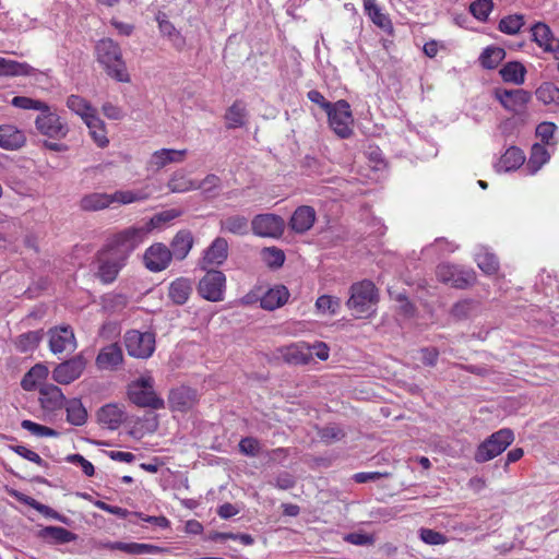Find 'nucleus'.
<instances>
[{
    "label": "nucleus",
    "mask_w": 559,
    "mask_h": 559,
    "mask_svg": "<svg viewBox=\"0 0 559 559\" xmlns=\"http://www.w3.org/2000/svg\"><path fill=\"white\" fill-rule=\"evenodd\" d=\"M97 61L104 67L106 73L118 82H130V74L122 59L119 45L111 38L100 39L95 47Z\"/></svg>",
    "instance_id": "1"
},
{
    "label": "nucleus",
    "mask_w": 559,
    "mask_h": 559,
    "mask_svg": "<svg viewBox=\"0 0 559 559\" xmlns=\"http://www.w3.org/2000/svg\"><path fill=\"white\" fill-rule=\"evenodd\" d=\"M350 296L346 302L356 318H368L374 312L378 302L376 286L370 281L355 283L349 289Z\"/></svg>",
    "instance_id": "2"
},
{
    "label": "nucleus",
    "mask_w": 559,
    "mask_h": 559,
    "mask_svg": "<svg viewBox=\"0 0 559 559\" xmlns=\"http://www.w3.org/2000/svg\"><path fill=\"white\" fill-rule=\"evenodd\" d=\"M148 236V227L131 226L116 234L108 243V249L114 254L127 261L133 252Z\"/></svg>",
    "instance_id": "3"
},
{
    "label": "nucleus",
    "mask_w": 559,
    "mask_h": 559,
    "mask_svg": "<svg viewBox=\"0 0 559 559\" xmlns=\"http://www.w3.org/2000/svg\"><path fill=\"white\" fill-rule=\"evenodd\" d=\"M513 431L508 428H502L490 435L477 447L474 460L477 463L488 462L501 454L513 442Z\"/></svg>",
    "instance_id": "4"
},
{
    "label": "nucleus",
    "mask_w": 559,
    "mask_h": 559,
    "mask_svg": "<svg viewBox=\"0 0 559 559\" xmlns=\"http://www.w3.org/2000/svg\"><path fill=\"white\" fill-rule=\"evenodd\" d=\"M130 401L139 407L160 409L164 407V400L157 396L154 391V379L151 376L141 377L132 382L128 389Z\"/></svg>",
    "instance_id": "5"
},
{
    "label": "nucleus",
    "mask_w": 559,
    "mask_h": 559,
    "mask_svg": "<svg viewBox=\"0 0 559 559\" xmlns=\"http://www.w3.org/2000/svg\"><path fill=\"white\" fill-rule=\"evenodd\" d=\"M37 131L50 139L61 140L69 133V126L55 109L47 104L35 119Z\"/></svg>",
    "instance_id": "6"
},
{
    "label": "nucleus",
    "mask_w": 559,
    "mask_h": 559,
    "mask_svg": "<svg viewBox=\"0 0 559 559\" xmlns=\"http://www.w3.org/2000/svg\"><path fill=\"white\" fill-rule=\"evenodd\" d=\"M331 129L341 138L347 139L353 133V115L347 100L340 99L326 111Z\"/></svg>",
    "instance_id": "7"
},
{
    "label": "nucleus",
    "mask_w": 559,
    "mask_h": 559,
    "mask_svg": "<svg viewBox=\"0 0 559 559\" xmlns=\"http://www.w3.org/2000/svg\"><path fill=\"white\" fill-rule=\"evenodd\" d=\"M124 345L130 356L146 359L155 350V335L152 332L130 330L124 334Z\"/></svg>",
    "instance_id": "8"
},
{
    "label": "nucleus",
    "mask_w": 559,
    "mask_h": 559,
    "mask_svg": "<svg viewBox=\"0 0 559 559\" xmlns=\"http://www.w3.org/2000/svg\"><path fill=\"white\" fill-rule=\"evenodd\" d=\"M226 277L223 272L210 270L200 281L198 292L200 296L210 301H221L224 299Z\"/></svg>",
    "instance_id": "9"
},
{
    "label": "nucleus",
    "mask_w": 559,
    "mask_h": 559,
    "mask_svg": "<svg viewBox=\"0 0 559 559\" xmlns=\"http://www.w3.org/2000/svg\"><path fill=\"white\" fill-rule=\"evenodd\" d=\"M49 348L55 355L70 354L76 349V340L70 325L51 328L48 331Z\"/></svg>",
    "instance_id": "10"
},
{
    "label": "nucleus",
    "mask_w": 559,
    "mask_h": 559,
    "mask_svg": "<svg viewBox=\"0 0 559 559\" xmlns=\"http://www.w3.org/2000/svg\"><path fill=\"white\" fill-rule=\"evenodd\" d=\"M285 227L284 219L275 214H258L251 221V228L254 235L259 237L277 238Z\"/></svg>",
    "instance_id": "11"
},
{
    "label": "nucleus",
    "mask_w": 559,
    "mask_h": 559,
    "mask_svg": "<svg viewBox=\"0 0 559 559\" xmlns=\"http://www.w3.org/2000/svg\"><path fill=\"white\" fill-rule=\"evenodd\" d=\"M436 275L440 282L455 288H466L475 281L474 272L451 264L438 265Z\"/></svg>",
    "instance_id": "12"
},
{
    "label": "nucleus",
    "mask_w": 559,
    "mask_h": 559,
    "mask_svg": "<svg viewBox=\"0 0 559 559\" xmlns=\"http://www.w3.org/2000/svg\"><path fill=\"white\" fill-rule=\"evenodd\" d=\"M86 366V360L82 355H76L59 364L52 371V378L61 384H69L80 378Z\"/></svg>",
    "instance_id": "13"
},
{
    "label": "nucleus",
    "mask_w": 559,
    "mask_h": 559,
    "mask_svg": "<svg viewBox=\"0 0 559 559\" xmlns=\"http://www.w3.org/2000/svg\"><path fill=\"white\" fill-rule=\"evenodd\" d=\"M143 259L145 266L150 271L160 272L169 265L173 258L169 248L158 242L146 249Z\"/></svg>",
    "instance_id": "14"
},
{
    "label": "nucleus",
    "mask_w": 559,
    "mask_h": 559,
    "mask_svg": "<svg viewBox=\"0 0 559 559\" xmlns=\"http://www.w3.org/2000/svg\"><path fill=\"white\" fill-rule=\"evenodd\" d=\"M124 264V260L107 250L99 257L97 276L104 284H110L117 278Z\"/></svg>",
    "instance_id": "15"
},
{
    "label": "nucleus",
    "mask_w": 559,
    "mask_h": 559,
    "mask_svg": "<svg viewBox=\"0 0 559 559\" xmlns=\"http://www.w3.org/2000/svg\"><path fill=\"white\" fill-rule=\"evenodd\" d=\"M496 95L500 104L514 114L523 112L532 97L527 91L522 88L497 91Z\"/></svg>",
    "instance_id": "16"
},
{
    "label": "nucleus",
    "mask_w": 559,
    "mask_h": 559,
    "mask_svg": "<svg viewBox=\"0 0 559 559\" xmlns=\"http://www.w3.org/2000/svg\"><path fill=\"white\" fill-rule=\"evenodd\" d=\"M186 155L187 150L160 148L151 155L147 169L158 171L168 164L183 162Z\"/></svg>",
    "instance_id": "17"
},
{
    "label": "nucleus",
    "mask_w": 559,
    "mask_h": 559,
    "mask_svg": "<svg viewBox=\"0 0 559 559\" xmlns=\"http://www.w3.org/2000/svg\"><path fill=\"white\" fill-rule=\"evenodd\" d=\"M197 401V391L185 385L173 389L169 394V405L171 409L178 412L189 411L194 406Z\"/></svg>",
    "instance_id": "18"
},
{
    "label": "nucleus",
    "mask_w": 559,
    "mask_h": 559,
    "mask_svg": "<svg viewBox=\"0 0 559 559\" xmlns=\"http://www.w3.org/2000/svg\"><path fill=\"white\" fill-rule=\"evenodd\" d=\"M227 257L228 242L225 238L217 237L204 251L201 267L205 270L207 266L211 265H221L226 261Z\"/></svg>",
    "instance_id": "19"
},
{
    "label": "nucleus",
    "mask_w": 559,
    "mask_h": 559,
    "mask_svg": "<svg viewBox=\"0 0 559 559\" xmlns=\"http://www.w3.org/2000/svg\"><path fill=\"white\" fill-rule=\"evenodd\" d=\"M39 403L45 411L55 412L63 408L66 402L61 389L53 384L43 385L39 390Z\"/></svg>",
    "instance_id": "20"
},
{
    "label": "nucleus",
    "mask_w": 559,
    "mask_h": 559,
    "mask_svg": "<svg viewBox=\"0 0 559 559\" xmlns=\"http://www.w3.org/2000/svg\"><path fill=\"white\" fill-rule=\"evenodd\" d=\"M531 32L533 40L545 51L559 53V39L554 37L547 24L537 22L531 27Z\"/></svg>",
    "instance_id": "21"
},
{
    "label": "nucleus",
    "mask_w": 559,
    "mask_h": 559,
    "mask_svg": "<svg viewBox=\"0 0 559 559\" xmlns=\"http://www.w3.org/2000/svg\"><path fill=\"white\" fill-rule=\"evenodd\" d=\"M317 218L316 210L309 205L298 206L289 219L290 228L297 234L308 231Z\"/></svg>",
    "instance_id": "22"
},
{
    "label": "nucleus",
    "mask_w": 559,
    "mask_h": 559,
    "mask_svg": "<svg viewBox=\"0 0 559 559\" xmlns=\"http://www.w3.org/2000/svg\"><path fill=\"white\" fill-rule=\"evenodd\" d=\"M123 361V354L118 344H110L100 349L96 357V365L103 370H114Z\"/></svg>",
    "instance_id": "23"
},
{
    "label": "nucleus",
    "mask_w": 559,
    "mask_h": 559,
    "mask_svg": "<svg viewBox=\"0 0 559 559\" xmlns=\"http://www.w3.org/2000/svg\"><path fill=\"white\" fill-rule=\"evenodd\" d=\"M11 496L14 497L21 503H24V504L29 506L31 508L35 509L45 518L52 519V520L59 521L64 524L69 523V519L67 516L60 514L59 512H57L49 506L40 503L33 497H29L23 492L17 491V490H13Z\"/></svg>",
    "instance_id": "24"
},
{
    "label": "nucleus",
    "mask_w": 559,
    "mask_h": 559,
    "mask_svg": "<svg viewBox=\"0 0 559 559\" xmlns=\"http://www.w3.org/2000/svg\"><path fill=\"white\" fill-rule=\"evenodd\" d=\"M192 282L186 277H178L173 281L168 288L169 299L178 306L185 305L192 293Z\"/></svg>",
    "instance_id": "25"
},
{
    "label": "nucleus",
    "mask_w": 559,
    "mask_h": 559,
    "mask_svg": "<svg viewBox=\"0 0 559 559\" xmlns=\"http://www.w3.org/2000/svg\"><path fill=\"white\" fill-rule=\"evenodd\" d=\"M24 133L13 124L0 126V147L17 150L25 143Z\"/></svg>",
    "instance_id": "26"
},
{
    "label": "nucleus",
    "mask_w": 559,
    "mask_h": 559,
    "mask_svg": "<svg viewBox=\"0 0 559 559\" xmlns=\"http://www.w3.org/2000/svg\"><path fill=\"white\" fill-rule=\"evenodd\" d=\"M38 536L53 545H63L76 540V534L61 526H46Z\"/></svg>",
    "instance_id": "27"
},
{
    "label": "nucleus",
    "mask_w": 559,
    "mask_h": 559,
    "mask_svg": "<svg viewBox=\"0 0 559 559\" xmlns=\"http://www.w3.org/2000/svg\"><path fill=\"white\" fill-rule=\"evenodd\" d=\"M524 160V153L519 147L511 146L504 152L499 162L496 164L495 168L498 173L512 171L521 167Z\"/></svg>",
    "instance_id": "28"
},
{
    "label": "nucleus",
    "mask_w": 559,
    "mask_h": 559,
    "mask_svg": "<svg viewBox=\"0 0 559 559\" xmlns=\"http://www.w3.org/2000/svg\"><path fill=\"white\" fill-rule=\"evenodd\" d=\"M193 246V237L189 230L178 231L170 242L171 258L183 260Z\"/></svg>",
    "instance_id": "29"
},
{
    "label": "nucleus",
    "mask_w": 559,
    "mask_h": 559,
    "mask_svg": "<svg viewBox=\"0 0 559 559\" xmlns=\"http://www.w3.org/2000/svg\"><path fill=\"white\" fill-rule=\"evenodd\" d=\"M288 289L278 285L270 288L261 298V307L266 310H275L282 307L288 300Z\"/></svg>",
    "instance_id": "30"
},
{
    "label": "nucleus",
    "mask_w": 559,
    "mask_h": 559,
    "mask_svg": "<svg viewBox=\"0 0 559 559\" xmlns=\"http://www.w3.org/2000/svg\"><path fill=\"white\" fill-rule=\"evenodd\" d=\"M219 228L223 233L243 236L249 233V221L240 214L228 215L221 219Z\"/></svg>",
    "instance_id": "31"
},
{
    "label": "nucleus",
    "mask_w": 559,
    "mask_h": 559,
    "mask_svg": "<svg viewBox=\"0 0 559 559\" xmlns=\"http://www.w3.org/2000/svg\"><path fill=\"white\" fill-rule=\"evenodd\" d=\"M111 205V197L104 192H92L80 200V207L83 211L95 212L107 209Z\"/></svg>",
    "instance_id": "32"
},
{
    "label": "nucleus",
    "mask_w": 559,
    "mask_h": 559,
    "mask_svg": "<svg viewBox=\"0 0 559 559\" xmlns=\"http://www.w3.org/2000/svg\"><path fill=\"white\" fill-rule=\"evenodd\" d=\"M312 356L310 347L305 344H293L283 349L285 361L293 365H306Z\"/></svg>",
    "instance_id": "33"
},
{
    "label": "nucleus",
    "mask_w": 559,
    "mask_h": 559,
    "mask_svg": "<svg viewBox=\"0 0 559 559\" xmlns=\"http://www.w3.org/2000/svg\"><path fill=\"white\" fill-rule=\"evenodd\" d=\"M67 412V421L73 426H83L87 420V412L81 400L70 399L64 406Z\"/></svg>",
    "instance_id": "34"
},
{
    "label": "nucleus",
    "mask_w": 559,
    "mask_h": 559,
    "mask_svg": "<svg viewBox=\"0 0 559 559\" xmlns=\"http://www.w3.org/2000/svg\"><path fill=\"white\" fill-rule=\"evenodd\" d=\"M110 197L111 204L117 202L126 205L146 201L151 197V191L148 188H142L138 190H119L110 194Z\"/></svg>",
    "instance_id": "35"
},
{
    "label": "nucleus",
    "mask_w": 559,
    "mask_h": 559,
    "mask_svg": "<svg viewBox=\"0 0 559 559\" xmlns=\"http://www.w3.org/2000/svg\"><path fill=\"white\" fill-rule=\"evenodd\" d=\"M36 70L26 62H19L0 57V75H33Z\"/></svg>",
    "instance_id": "36"
},
{
    "label": "nucleus",
    "mask_w": 559,
    "mask_h": 559,
    "mask_svg": "<svg viewBox=\"0 0 559 559\" xmlns=\"http://www.w3.org/2000/svg\"><path fill=\"white\" fill-rule=\"evenodd\" d=\"M67 107L80 116L84 122L97 114V110L86 99L79 95H70L67 98Z\"/></svg>",
    "instance_id": "37"
},
{
    "label": "nucleus",
    "mask_w": 559,
    "mask_h": 559,
    "mask_svg": "<svg viewBox=\"0 0 559 559\" xmlns=\"http://www.w3.org/2000/svg\"><path fill=\"white\" fill-rule=\"evenodd\" d=\"M167 187L173 193H185L195 190V180L182 170H176L170 176Z\"/></svg>",
    "instance_id": "38"
},
{
    "label": "nucleus",
    "mask_w": 559,
    "mask_h": 559,
    "mask_svg": "<svg viewBox=\"0 0 559 559\" xmlns=\"http://www.w3.org/2000/svg\"><path fill=\"white\" fill-rule=\"evenodd\" d=\"M550 158V154L544 144L535 143L531 148V154L526 168L530 174H536Z\"/></svg>",
    "instance_id": "39"
},
{
    "label": "nucleus",
    "mask_w": 559,
    "mask_h": 559,
    "mask_svg": "<svg viewBox=\"0 0 559 559\" xmlns=\"http://www.w3.org/2000/svg\"><path fill=\"white\" fill-rule=\"evenodd\" d=\"M88 128L90 135L99 147H105L109 143L104 121L95 114L84 122Z\"/></svg>",
    "instance_id": "40"
},
{
    "label": "nucleus",
    "mask_w": 559,
    "mask_h": 559,
    "mask_svg": "<svg viewBox=\"0 0 559 559\" xmlns=\"http://www.w3.org/2000/svg\"><path fill=\"white\" fill-rule=\"evenodd\" d=\"M525 74V67L518 61L508 62L500 70V75L504 82H511L518 85L524 83Z\"/></svg>",
    "instance_id": "41"
},
{
    "label": "nucleus",
    "mask_w": 559,
    "mask_h": 559,
    "mask_svg": "<svg viewBox=\"0 0 559 559\" xmlns=\"http://www.w3.org/2000/svg\"><path fill=\"white\" fill-rule=\"evenodd\" d=\"M43 340V331H28L19 335L14 342L15 347L21 353L33 352Z\"/></svg>",
    "instance_id": "42"
},
{
    "label": "nucleus",
    "mask_w": 559,
    "mask_h": 559,
    "mask_svg": "<svg viewBox=\"0 0 559 559\" xmlns=\"http://www.w3.org/2000/svg\"><path fill=\"white\" fill-rule=\"evenodd\" d=\"M246 107L239 102H235L226 111L225 120L228 129L240 128L246 122Z\"/></svg>",
    "instance_id": "43"
},
{
    "label": "nucleus",
    "mask_w": 559,
    "mask_h": 559,
    "mask_svg": "<svg viewBox=\"0 0 559 559\" xmlns=\"http://www.w3.org/2000/svg\"><path fill=\"white\" fill-rule=\"evenodd\" d=\"M116 550H120L128 555H153L159 551V547L150 545V544H141V543H124V542H115Z\"/></svg>",
    "instance_id": "44"
},
{
    "label": "nucleus",
    "mask_w": 559,
    "mask_h": 559,
    "mask_svg": "<svg viewBox=\"0 0 559 559\" xmlns=\"http://www.w3.org/2000/svg\"><path fill=\"white\" fill-rule=\"evenodd\" d=\"M475 260L478 267L486 274H493L498 271L499 262L497 257L481 247L475 253Z\"/></svg>",
    "instance_id": "45"
},
{
    "label": "nucleus",
    "mask_w": 559,
    "mask_h": 559,
    "mask_svg": "<svg viewBox=\"0 0 559 559\" xmlns=\"http://www.w3.org/2000/svg\"><path fill=\"white\" fill-rule=\"evenodd\" d=\"M98 420L110 429H116L122 421V413L116 405H105L98 412Z\"/></svg>",
    "instance_id": "46"
},
{
    "label": "nucleus",
    "mask_w": 559,
    "mask_h": 559,
    "mask_svg": "<svg viewBox=\"0 0 559 559\" xmlns=\"http://www.w3.org/2000/svg\"><path fill=\"white\" fill-rule=\"evenodd\" d=\"M506 51L503 48L489 46L484 49L479 57L480 64L486 69H495L504 59Z\"/></svg>",
    "instance_id": "47"
},
{
    "label": "nucleus",
    "mask_w": 559,
    "mask_h": 559,
    "mask_svg": "<svg viewBox=\"0 0 559 559\" xmlns=\"http://www.w3.org/2000/svg\"><path fill=\"white\" fill-rule=\"evenodd\" d=\"M46 376L47 368L43 365H36L23 377L21 385L25 391H32Z\"/></svg>",
    "instance_id": "48"
},
{
    "label": "nucleus",
    "mask_w": 559,
    "mask_h": 559,
    "mask_svg": "<svg viewBox=\"0 0 559 559\" xmlns=\"http://www.w3.org/2000/svg\"><path fill=\"white\" fill-rule=\"evenodd\" d=\"M524 23V15L511 14L500 20L498 28L504 34L515 35L523 27Z\"/></svg>",
    "instance_id": "49"
},
{
    "label": "nucleus",
    "mask_w": 559,
    "mask_h": 559,
    "mask_svg": "<svg viewBox=\"0 0 559 559\" xmlns=\"http://www.w3.org/2000/svg\"><path fill=\"white\" fill-rule=\"evenodd\" d=\"M21 427L37 438H57L60 435L57 430L29 419L22 420Z\"/></svg>",
    "instance_id": "50"
},
{
    "label": "nucleus",
    "mask_w": 559,
    "mask_h": 559,
    "mask_svg": "<svg viewBox=\"0 0 559 559\" xmlns=\"http://www.w3.org/2000/svg\"><path fill=\"white\" fill-rule=\"evenodd\" d=\"M316 308L322 314L334 316L341 308V299L330 295H322L317 299Z\"/></svg>",
    "instance_id": "51"
},
{
    "label": "nucleus",
    "mask_w": 559,
    "mask_h": 559,
    "mask_svg": "<svg viewBox=\"0 0 559 559\" xmlns=\"http://www.w3.org/2000/svg\"><path fill=\"white\" fill-rule=\"evenodd\" d=\"M221 178L214 174L207 175L203 180L195 181V190H202L206 198H213L221 188Z\"/></svg>",
    "instance_id": "52"
},
{
    "label": "nucleus",
    "mask_w": 559,
    "mask_h": 559,
    "mask_svg": "<svg viewBox=\"0 0 559 559\" xmlns=\"http://www.w3.org/2000/svg\"><path fill=\"white\" fill-rule=\"evenodd\" d=\"M261 257L264 263L273 269L280 267L285 262V253L277 247H266L261 251Z\"/></svg>",
    "instance_id": "53"
},
{
    "label": "nucleus",
    "mask_w": 559,
    "mask_h": 559,
    "mask_svg": "<svg viewBox=\"0 0 559 559\" xmlns=\"http://www.w3.org/2000/svg\"><path fill=\"white\" fill-rule=\"evenodd\" d=\"M537 98L546 105L559 106V88L554 83H544L536 91Z\"/></svg>",
    "instance_id": "54"
},
{
    "label": "nucleus",
    "mask_w": 559,
    "mask_h": 559,
    "mask_svg": "<svg viewBox=\"0 0 559 559\" xmlns=\"http://www.w3.org/2000/svg\"><path fill=\"white\" fill-rule=\"evenodd\" d=\"M492 9V0H475L469 5V12L479 21H486Z\"/></svg>",
    "instance_id": "55"
},
{
    "label": "nucleus",
    "mask_w": 559,
    "mask_h": 559,
    "mask_svg": "<svg viewBox=\"0 0 559 559\" xmlns=\"http://www.w3.org/2000/svg\"><path fill=\"white\" fill-rule=\"evenodd\" d=\"M180 214L177 210H167L155 214L147 223L143 224L144 227H148V234L156 227H159L164 223H168Z\"/></svg>",
    "instance_id": "56"
},
{
    "label": "nucleus",
    "mask_w": 559,
    "mask_h": 559,
    "mask_svg": "<svg viewBox=\"0 0 559 559\" xmlns=\"http://www.w3.org/2000/svg\"><path fill=\"white\" fill-rule=\"evenodd\" d=\"M457 246L445 238H437L435 242L423 249V254L429 255L433 251L438 254L454 252Z\"/></svg>",
    "instance_id": "57"
},
{
    "label": "nucleus",
    "mask_w": 559,
    "mask_h": 559,
    "mask_svg": "<svg viewBox=\"0 0 559 559\" xmlns=\"http://www.w3.org/2000/svg\"><path fill=\"white\" fill-rule=\"evenodd\" d=\"M12 106L21 108V109H33V110H40L45 108L46 103L33 99L26 96H15L11 100Z\"/></svg>",
    "instance_id": "58"
},
{
    "label": "nucleus",
    "mask_w": 559,
    "mask_h": 559,
    "mask_svg": "<svg viewBox=\"0 0 559 559\" xmlns=\"http://www.w3.org/2000/svg\"><path fill=\"white\" fill-rule=\"evenodd\" d=\"M128 305V297L123 294L107 295L104 298V307L110 311H119Z\"/></svg>",
    "instance_id": "59"
},
{
    "label": "nucleus",
    "mask_w": 559,
    "mask_h": 559,
    "mask_svg": "<svg viewBox=\"0 0 559 559\" xmlns=\"http://www.w3.org/2000/svg\"><path fill=\"white\" fill-rule=\"evenodd\" d=\"M239 451L248 456H257L260 452V443L253 437H245L239 442Z\"/></svg>",
    "instance_id": "60"
},
{
    "label": "nucleus",
    "mask_w": 559,
    "mask_h": 559,
    "mask_svg": "<svg viewBox=\"0 0 559 559\" xmlns=\"http://www.w3.org/2000/svg\"><path fill=\"white\" fill-rule=\"evenodd\" d=\"M557 129V126L554 122H542L536 128V135L540 139L544 144H551V139Z\"/></svg>",
    "instance_id": "61"
},
{
    "label": "nucleus",
    "mask_w": 559,
    "mask_h": 559,
    "mask_svg": "<svg viewBox=\"0 0 559 559\" xmlns=\"http://www.w3.org/2000/svg\"><path fill=\"white\" fill-rule=\"evenodd\" d=\"M419 536L428 545H442L447 542V537L443 534L430 528H421Z\"/></svg>",
    "instance_id": "62"
},
{
    "label": "nucleus",
    "mask_w": 559,
    "mask_h": 559,
    "mask_svg": "<svg viewBox=\"0 0 559 559\" xmlns=\"http://www.w3.org/2000/svg\"><path fill=\"white\" fill-rule=\"evenodd\" d=\"M344 540L356 546H369L374 543L372 535L357 532L345 535Z\"/></svg>",
    "instance_id": "63"
},
{
    "label": "nucleus",
    "mask_w": 559,
    "mask_h": 559,
    "mask_svg": "<svg viewBox=\"0 0 559 559\" xmlns=\"http://www.w3.org/2000/svg\"><path fill=\"white\" fill-rule=\"evenodd\" d=\"M11 449L20 456L39 465V466L45 465L44 460L36 452L27 449L24 445H13V447H11Z\"/></svg>",
    "instance_id": "64"
}]
</instances>
